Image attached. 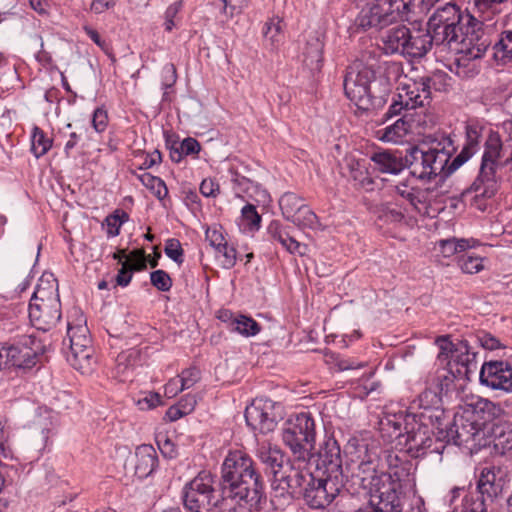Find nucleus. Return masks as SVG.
I'll return each instance as SVG.
<instances>
[{"label":"nucleus","mask_w":512,"mask_h":512,"mask_svg":"<svg viewBox=\"0 0 512 512\" xmlns=\"http://www.w3.org/2000/svg\"><path fill=\"white\" fill-rule=\"evenodd\" d=\"M343 86L347 98L362 111L381 108L391 92V85L375 81V71L362 61L348 67Z\"/></svg>","instance_id":"nucleus-1"},{"label":"nucleus","mask_w":512,"mask_h":512,"mask_svg":"<svg viewBox=\"0 0 512 512\" xmlns=\"http://www.w3.org/2000/svg\"><path fill=\"white\" fill-rule=\"evenodd\" d=\"M261 489L252 459L242 451L230 452L222 465V492L225 497L259 501Z\"/></svg>","instance_id":"nucleus-2"},{"label":"nucleus","mask_w":512,"mask_h":512,"mask_svg":"<svg viewBox=\"0 0 512 512\" xmlns=\"http://www.w3.org/2000/svg\"><path fill=\"white\" fill-rule=\"evenodd\" d=\"M452 141L448 137L433 139L429 144L422 143L410 148L405 155V164L413 177L431 180L439 175L448 176V163Z\"/></svg>","instance_id":"nucleus-3"},{"label":"nucleus","mask_w":512,"mask_h":512,"mask_svg":"<svg viewBox=\"0 0 512 512\" xmlns=\"http://www.w3.org/2000/svg\"><path fill=\"white\" fill-rule=\"evenodd\" d=\"M29 318L38 330L48 331L61 319V303L58 281L51 273H45L30 299Z\"/></svg>","instance_id":"nucleus-4"},{"label":"nucleus","mask_w":512,"mask_h":512,"mask_svg":"<svg viewBox=\"0 0 512 512\" xmlns=\"http://www.w3.org/2000/svg\"><path fill=\"white\" fill-rule=\"evenodd\" d=\"M484 147L480 172L471 186V189L475 192L472 205L481 211L486 209V205L482 200L492 198L498 191L495 174L502 152L500 136L497 133L491 132L485 141Z\"/></svg>","instance_id":"nucleus-5"},{"label":"nucleus","mask_w":512,"mask_h":512,"mask_svg":"<svg viewBox=\"0 0 512 512\" xmlns=\"http://www.w3.org/2000/svg\"><path fill=\"white\" fill-rule=\"evenodd\" d=\"M413 0H366L357 23L364 30L384 29L389 25L408 20Z\"/></svg>","instance_id":"nucleus-6"},{"label":"nucleus","mask_w":512,"mask_h":512,"mask_svg":"<svg viewBox=\"0 0 512 512\" xmlns=\"http://www.w3.org/2000/svg\"><path fill=\"white\" fill-rule=\"evenodd\" d=\"M315 436V423L309 413H300L291 417L286 421L282 431L283 442L301 461L312 457Z\"/></svg>","instance_id":"nucleus-7"},{"label":"nucleus","mask_w":512,"mask_h":512,"mask_svg":"<svg viewBox=\"0 0 512 512\" xmlns=\"http://www.w3.org/2000/svg\"><path fill=\"white\" fill-rule=\"evenodd\" d=\"M398 445L414 458L422 457L428 452L441 454L445 444L433 438L430 428L417 421L415 416L407 415L405 418V432L398 436Z\"/></svg>","instance_id":"nucleus-8"},{"label":"nucleus","mask_w":512,"mask_h":512,"mask_svg":"<svg viewBox=\"0 0 512 512\" xmlns=\"http://www.w3.org/2000/svg\"><path fill=\"white\" fill-rule=\"evenodd\" d=\"M436 342L440 348L438 359L447 361L448 370L453 377L470 380L478 370V363L476 353L470 351L468 343L460 341L453 344L444 337L438 338Z\"/></svg>","instance_id":"nucleus-9"},{"label":"nucleus","mask_w":512,"mask_h":512,"mask_svg":"<svg viewBox=\"0 0 512 512\" xmlns=\"http://www.w3.org/2000/svg\"><path fill=\"white\" fill-rule=\"evenodd\" d=\"M466 15L451 3L437 8L428 21V29L432 33L436 45L448 44L460 37L465 28Z\"/></svg>","instance_id":"nucleus-10"},{"label":"nucleus","mask_w":512,"mask_h":512,"mask_svg":"<svg viewBox=\"0 0 512 512\" xmlns=\"http://www.w3.org/2000/svg\"><path fill=\"white\" fill-rule=\"evenodd\" d=\"M345 477L322 475L315 478L311 473V481H307L302 496L312 509H324L337 497H343Z\"/></svg>","instance_id":"nucleus-11"},{"label":"nucleus","mask_w":512,"mask_h":512,"mask_svg":"<svg viewBox=\"0 0 512 512\" xmlns=\"http://www.w3.org/2000/svg\"><path fill=\"white\" fill-rule=\"evenodd\" d=\"M377 461V452L369 449L366 443H359L354 453H351L348 464L352 477L357 478L360 485L369 490L370 496L381 484V474H377Z\"/></svg>","instance_id":"nucleus-12"},{"label":"nucleus","mask_w":512,"mask_h":512,"mask_svg":"<svg viewBox=\"0 0 512 512\" xmlns=\"http://www.w3.org/2000/svg\"><path fill=\"white\" fill-rule=\"evenodd\" d=\"M389 471L381 474V484L375 490V494L386 497V501L391 504L395 501L401 502L403 489L410 485L412 479L409 463L397 464V455L389 454L387 457Z\"/></svg>","instance_id":"nucleus-13"},{"label":"nucleus","mask_w":512,"mask_h":512,"mask_svg":"<svg viewBox=\"0 0 512 512\" xmlns=\"http://www.w3.org/2000/svg\"><path fill=\"white\" fill-rule=\"evenodd\" d=\"M453 43L459 46L457 50L463 55L462 59L466 60L481 58L490 46L489 37L484 33L482 23L470 14H466L465 28Z\"/></svg>","instance_id":"nucleus-14"},{"label":"nucleus","mask_w":512,"mask_h":512,"mask_svg":"<svg viewBox=\"0 0 512 512\" xmlns=\"http://www.w3.org/2000/svg\"><path fill=\"white\" fill-rule=\"evenodd\" d=\"M487 425L480 424L473 417H455L453 426L448 431L454 444L457 446L469 445L485 447L489 443L486 439Z\"/></svg>","instance_id":"nucleus-15"},{"label":"nucleus","mask_w":512,"mask_h":512,"mask_svg":"<svg viewBox=\"0 0 512 512\" xmlns=\"http://www.w3.org/2000/svg\"><path fill=\"white\" fill-rule=\"evenodd\" d=\"M275 403L269 399L256 398L246 407L245 419L248 426L261 433L273 431L277 424Z\"/></svg>","instance_id":"nucleus-16"},{"label":"nucleus","mask_w":512,"mask_h":512,"mask_svg":"<svg viewBox=\"0 0 512 512\" xmlns=\"http://www.w3.org/2000/svg\"><path fill=\"white\" fill-rule=\"evenodd\" d=\"M307 481H311V473L307 470L296 468L290 463L272 479V488L281 496L285 494L291 497L302 495Z\"/></svg>","instance_id":"nucleus-17"},{"label":"nucleus","mask_w":512,"mask_h":512,"mask_svg":"<svg viewBox=\"0 0 512 512\" xmlns=\"http://www.w3.org/2000/svg\"><path fill=\"white\" fill-rule=\"evenodd\" d=\"M432 78L408 79L401 84L398 98L404 100L405 108L425 107L431 101Z\"/></svg>","instance_id":"nucleus-18"},{"label":"nucleus","mask_w":512,"mask_h":512,"mask_svg":"<svg viewBox=\"0 0 512 512\" xmlns=\"http://www.w3.org/2000/svg\"><path fill=\"white\" fill-rule=\"evenodd\" d=\"M480 382L487 387L509 392L512 390V366L503 361L484 363L479 374Z\"/></svg>","instance_id":"nucleus-19"},{"label":"nucleus","mask_w":512,"mask_h":512,"mask_svg":"<svg viewBox=\"0 0 512 512\" xmlns=\"http://www.w3.org/2000/svg\"><path fill=\"white\" fill-rule=\"evenodd\" d=\"M316 467L323 475L345 477L342 470L341 451L334 438H327L316 454Z\"/></svg>","instance_id":"nucleus-20"},{"label":"nucleus","mask_w":512,"mask_h":512,"mask_svg":"<svg viewBox=\"0 0 512 512\" xmlns=\"http://www.w3.org/2000/svg\"><path fill=\"white\" fill-rule=\"evenodd\" d=\"M210 472L202 471L194 478V512H211L218 499Z\"/></svg>","instance_id":"nucleus-21"},{"label":"nucleus","mask_w":512,"mask_h":512,"mask_svg":"<svg viewBox=\"0 0 512 512\" xmlns=\"http://www.w3.org/2000/svg\"><path fill=\"white\" fill-rule=\"evenodd\" d=\"M410 29L405 25H396L386 29L380 36L381 49L387 55L402 56Z\"/></svg>","instance_id":"nucleus-22"},{"label":"nucleus","mask_w":512,"mask_h":512,"mask_svg":"<svg viewBox=\"0 0 512 512\" xmlns=\"http://www.w3.org/2000/svg\"><path fill=\"white\" fill-rule=\"evenodd\" d=\"M407 44L405 45L402 56L410 59L422 58L435 44L432 33L429 29L417 30L415 32L409 31L407 37Z\"/></svg>","instance_id":"nucleus-23"},{"label":"nucleus","mask_w":512,"mask_h":512,"mask_svg":"<svg viewBox=\"0 0 512 512\" xmlns=\"http://www.w3.org/2000/svg\"><path fill=\"white\" fill-rule=\"evenodd\" d=\"M487 446L493 445L501 454L512 449V424L508 422H497L491 427L487 426Z\"/></svg>","instance_id":"nucleus-24"},{"label":"nucleus","mask_w":512,"mask_h":512,"mask_svg":"<svg viewBox=\"0 0 512 512\" xmlns=\"http://www.w3.org/2000/svg\"><path fill=\"white\" fill-rule=\"evenodd\" d=\"M5 367L31 368L36 363L35 352L27 346L2 347Z\"/></svg>","instance_id":"nucleus-25"},{"label":"nucleus","mask_w":512,"mask_h":512,"mask_svg":"<svg viewBox=\"0 0 512 512\" xmlns=\"http://www.w3.org/2000/svg\"><path fill=\"white\" fill-rule=\"evenodd\" d=\"M134 460L135 474L139 478H146L151 475L158 464L156 450L152 445L148 444H143L136 448Z\"/></svg>","instance_id":"nucleus-26"},{"label":"nucleus","mask_w":512,"mask_h":512,"mask_svg":"<svg viewBox=\"0 0 512 512\" xmlns=\"http://www.w3.org/2000/svg\"><path fill=\"white\" fill-rule=\"evenodd\" d=\"M466 138L465 146L449 165L448 173H453L479 150L481 131L477 127H467Z\"/></svg>","instance_id":"nucleus-27"},{"label":"nucleus","mask_w":512,"mask_h":512,"mask_svg":"<svg viewBox=\"0 0 512 512\" xmlns=\"http://www.w3.org/2000/svg\"><path fill=\"white\" fill-rule=\"evenodd\" d=\"M323 41L318 36L310 37L303 50V64L312 72H318L323 65Z\"/></svg>","instance_id":"nucleus-28"},{"label":"nucleus","mask_w":512,"mask_h":512,"mask_svg":"<svg viewBox=\"0 0 512 512\" xmlns=\"http://www.w3.org/2000/svg\"><path fill=\"white\" fill-rule=\"evenodd\" d=\"M349 175L357 186L365 190H372L374 181L369 175L368 167L364 159L348 157L346 159Z\"/></svg>","instance_id":"nucleus-29"},{"label":"nucleus","mask_w":512,"mask_h":512,"mask_svg":"<svg viewBox=\"0 0 512 512\" xmlns=\"http://www.w3.org/2000/svg\"><path fill=\"white\" fill-rule=\"evenodd\" d=\"M375 169L380 173L398 174L403 170L404 164L396 154L390 151L375 152L371 156Z\"/></svg>","instance_id":"nucleus-30"},{"label":"nucleus","mask_w":512,"mask_h":512,"mask_svg":"<svg viewBox=\"0 0 512 512\" xmlns=\"http://www.w3.org/2000/svg\"><path fill=\"white\" fill-rule=\"evenodd\" d=\"M258 456L272 474L273 479L286 467L287 462H285L284 455L277 448L262 446L259 449Z\"/></svg>","instance_id":"nucleus-31"},{"label":"nucleus","mask_w":512,"mask_h":512,"mask_svg":"<svg viewBox=\"0 0 512 512\" xmlns=\"http://www.w3.org/2000/svg\"><path fill=\"white\" fill-rule=\"evenodd\" d=\"M269 233L271 237L279 242L284 249H286L288 252L292 254H304L302 251L303 245L299 243L297 240H295L292 236L289 235V233L281 227V225L278 222H272L269 225Z\"/></svg>","instance_id":"nucleus-32"},{"label":"nucleus","mask_w":512,"mask_h":512,"mask_svg":"<svg viewBox=\"0 0 512 512\" xmlns=\"http://www.w3.org/2000/svg\"><path fill=\"white\" fill-rule=\"evenodd\" d=\"M478 490L485 499L492 500L501 491V485L496 483L494 468H484L478 480Z\"/></svg>","instance_id":"nucleus-33"},{"label":"nucleus","mask_w":512,"mask_h":512,"mask_svg":"<svg viewBox=\"0 0 512 512\" xmlns=\"http://www.w3.org/2000/svg\"><path fill=\"white\" fill-rule=\"evenodd\" d=\"M92 353L93 349L91 346L79 349L72 348L70 349V354L67 356V360L74 369L85 374L90 372L92 369Z\"/></svg>","instance_id":"nucleus-34"},{"label":"nucleus","mask_w":512,"mask_h":512,"mask_svg":"<svg viewBox=\"0 0 512 512\" xmlns=\"http://www.w3.org/2000/svg\"><path fill=\"white\" fill-rule=\"evenodd\" d=\"M52 424L53 416L51 411L40 408L34 414L30 428L34 433L40 432L42 442H46Z\"/></svg>","instance_id":"nucleus-35"},{"label":"nucleus","mask_w":512,"mask_h":512,"mask_svg":"<svg viewBox=\"0 0 512 512\" xmlns=\"http://www.w3.org/2000/svg\"><path fill=\"white\" fill-rule=\"evenodd\" d=\"M67 336L70 349L91 346L89 330L85 324L71 325L68 323Z\"/></svg>","instance_id":"nucleus-36"},{"label":"nucleus","mask_w":512,"mask_h":512,"mask_svg":"<svg viewBox=\"0 0 512 512\" xmlns=\"http://www.w3.org/2000/svg\"><path fill=\"white\" fill-rule=\"evenodd\" d=\"M410 130V123L400 118L394 124L384 128L380 139L385 142L399 143L406 137Z\"/></svg>","instance_id":"nucleus-37"},{"label":"nucleus","mask_w":512,"mask_h":512,"mask_svg":"<svg viewBox=\"0 0 512 512\" xmlns=\"http://www.w3.org/2000/svg\"><path fill=\"white\" fill-rule=\"evenodd\" d=\"M305 202L302 197L293 193L286 192L279 199V206L283 216L290 221L292 217L304 206Z\"/></svg>","instance_id":"nucleus-38"},{"label":"nucleus","mask_w":512,"mask_h":512,"mask_svg":"<svg viewBox=\"0 0 512 512\" xmlns=\"http://www.w3.org/2000/svg\"><path fill=\"white\" fill-rule=\"evenodd\" d=\"M290 221L301 228L324 230L318 216L307 204H304V206L296 213V216L292 217Z\"/></svg>","instance_id":"nucleus-39"},{"label":"nucleus","mask_w":512,"mask_h":512,"mask_svg":"<svg viewBox=\"0 0 512 512\" xmlns=\"http://www.w3.org/2000/svg\"><path fill=\"white\" fill-rule=\"evenodd\" d=\"M457 264L463 273L475 274L484 269V258L473 252L464 251L458 256Z\"/></svg>","instance_id":"nucleus-40"},{"label":"nucleus","mask_w":512,"mask_h":512,"mask_svg":"<svg viewBox=\"0 0 512 512\" xmlns=\"http://www.w3.org/2000/svg\"><path fill=\"white\" fill-rule=\"evenodd\" d=\"M283 29H284V22L279 17H273V18L269 19V21L266 22L265 29L263 32L264 37H265L266 41H268L273 48L279 46V44L283 41V39H284Z\"/></svg>","instance_id":"nucleus-41"},{"label":"nucleus","mask_w":512,"mask_h":512,"mask_svg":"<svg viewBox=\"0 0 512 512\" xmlns=\"http://www.w3.org/2000/svg\"><path fill=\"white\" fill-rule=\"evenodd\" d=\"M231 329L245 337H250L260 332V325L251 317L238 315L232 319Z\"/></svg>","instance_id":"nucleus-42"},{"label":"nucleus","mask_w":512,"mask_h":512,"mask_svg":"<svg viewBox=\"0 0 512 512\" xmlns=\"http://www.w3.org/2000/svg\"><path fill=\"white\" fill-rule=\"evenodd\" d=\"M167 146L170 149V157L174 162H180L184 156L192 153V138L187 137L182 141L168 137Z\"/></svg>","instance_id":"nucleus-43"},{"label":"nucleus","mask_w":512,"mask_h":512,"mask_svg":"<svg viewBox=\"0 0 512 512\" xmlns=\"http://www.w3.org/2000/svg\"><path fill=\"white\" fill-rule=\"evenodd\" d=\"M439 193L436 187H416V211L426 213L433 202L437 200Z\"/></svg>","instance_id":"nucleus-44"},{"label":"nucleus","mask_w":512,"mask_h":512,"mask_svg":"<svg viewBox=\"0 0 512 512\" xmlns=\"http://www.w3.org/2000/svg\"><path fill=\"white\" fill-rule=\"evenodd\" d=\"M192 376V372L187 369L182 372L181 375L172 378L165 385V396L168 398L175 397L180 391L190 388V377Z\"/></svg>","instance_id":"nucleus-45"},{"label":"nucleus","mask_w":512,"mask_h":512,"mask_svg":"<svg viewBox=\"0 0 512 512\" xmlns=\"http://www.w3.org/2000/svg\"><path fill=\"white\" fill-rule=\"evenodd\" d=\"M52 146V140L44 134V132L38 127L34 128V132L31 140V151L36 158H39L46 154Z\"/></svg>","instance_id":"nucleus-46"},{"label":"nucleus","mask_w":512,"mask_h":512,"mask_svg":"<svg viewBox=\"0 0 512 512\" xmlns=\"http://www.w3.org/2000/svg\"><path fill=\"white\" fill-rule=\"evenodd\" d=\"M469 247V242L465 239H446L439 242L440 252L444 257H451L455 254L464 253Z\"/></svg>","instance_id":"nucleus-47"},{"label":"nucleus","mask_w":512,"mask_h":512,"mask_svg":"<svg viewBox=\"0 0 512 512\" xmlns=\"http://www.w3.org/2000/svg\"><path fill=\"white\" fill-rule=\"evenodd\" d=\"M139 180L147 187L157 198L161 199L166 196L167 188L164 182L148 172H143L139 175Z\"/></svg>","instance_id":"nucleus-48"},{"label":"nucleus","mask_w":512,"mask_h":512,"mask_svg":"<svg viewBox=\"0 0 512 512\" xmlns=\"http://www.w3.org/2000/svg\"><path fill=\"white\" fill-rule=\"evenodd\" d=\"M233 189L237 194L239 193H246L249 196H252L253 193L259 194L264 193V191L260 190V186L258 183L239 175L238 173H234L233 178Z\"/></svg>","instance_id":"nucleus-49"},{"label":"nucleus","mask_w":512,"mask_h":512,"mask_svg":"<svg viewBox=\"0 0 512 512\" xmlns=\"http://www.w3.org/2000/svg\"><path fill=\"white\" fill-rule=\"evenodd\" d=\"M39 246H33L29 251L26 249L19 250L15 255V262L25 266V273L36 263L39 257Z\"/></svg>","instance_id":"nucleus-50"},{"label":"nucleus","mask_w":512,"mask_h":512,"mask_svg":"<svg viewBox=\"0 0 512 512\" xmlns=\"http://www.w3.org/2000/svg\"><path fill=\"white\" fill-rule=\"evenodd\" d=\"M325 363L337 371H345L350 369H358L364 366L363 363H355L354 361L340 359L333 353L325 354Z\"/></svg>","instance_id":"nucleus-51"},{"label":"nucleus","mask_w":512,"mask_h":512,"mask_svg":"<svg viewBox=\"0 0 512 512\" xmlns=\"http://www.w3.org/2000/svg\"><path fill=\"white\" fill-rule=\"evenodd\" d=\"M374 213L377 215L379 219H382L385 222L390 223L401 222L402 219L404 218L403 214L400 211L391 208L387 204H380L376 206L374 209Z\"/></svg>","instance_id":"nucleus-52"},{"label":"nucleus","mask_w":512,"mask_h":512,"mask_svg":"<svg viewBox=\"0 0 512 512\" xmlns=\"http://www.w3.org/2000/svg\"><path fill=\"white\" fill-rule=\"evenodd\" d=\"M371 504L375 508V512H402L401 502L395 501L390 503L386 501V497L373 493L371 496Z\"/></svg>","instance_id":"nucleus-53"},{"label":"nucleus","mask_w":512,"mask_h":512,"mask_svg":"<svg viewBox=\"0 0 512 512\" xmlns=\"http://www.w3.org/2000/svg\"><path fill=\"white\" fill-rule=\"evenodd\" d=\"M216 256L221 259V264L226 269H230L236 264V250L233 246H229L227 241L216 250Z\"/></svg>","instance_id":"nucleus-54"},{"label":"nucleus","mask_w":512,"mask_h":512,"mask_svg":"<svg viewBox=\"0 0 512 512\" xmlns=\"http://www.w3.org/2000/svg\"><path fill=\"white\" fill-rule=\"evenodd\" d=\"M241 217L252 229H258L261 222V216L258 214L256 207L247 204L241 209Z\"/></svg>","instance_id":"nucleus-55"},{"label":"nucleus","mask_w":512,"mask_h":512,"mask_svg":"<svg viewBox=\"0 0 512 512\" xmlns=\"http://www.w3.org/2000/svg\"><path fill=\"white\" fill-rule=\"evenodd\" d=\"M151 283L160 291H168L172 286V280L164 270H156L150 275Z\"/></svg>","instance_id":"nucleus-56"},{"label":"nucleus","mask_w":512,"mask_h":512,"mask_svg":"<svg viewBox=\"0 0 512 512\" xmlns=\"http://www.w3.org/2000/svg\"><path fill=\"white\" fill-rule=\"evenodd\" d=\"M156 442L162 455L166 458H174L177 455L175 444L165 435L158 434L156 436Z\"/></svg>","instance_id":"nucleus-57"},{"label":"nucleus","mask_w":512,"mask_h":512,"mask_svg":"<svg viewBox=\"0 0 512 512\" xmlns=\"http://www.w3.org/2000/svg\"><path fill=\"white\" fill-rule=\"evenodd\" d=\"M221 227H207L205 230V239L209 242L210 246L215 249L221 248L226 242Z\"/></svg>","instance_id":"nucleus-58"},{"label":"nucleus","mask_w":512,"mask_h":512,"mask_svg":"<svg viewBox=\"0 0 512 512\" xmlns=\"http://www.w3.org/2000/svg\"><path fill=\"white\" fill-rule=\"evenodd\" d=\"M166 255L174 260L176 263L181 264L183 262V249L177 239H169L165 245Z\"/></svg>","instance_id":"nucleus-59"},{"label":"nucleus","mask_w":512,"mask_h":512,"mask_svg":"<svg viewBox=\"0 0 512 512\" xmlns=\"http://www.w3.org/2000/svg\"><path fill=\"white\" fill-rule=\"evenodd\" d=\"M192 412V405L183 403L180 401L177 405L171 406L165 414V417L169 421H176L185 415H189Z\"/></svg>","instance_id":"nucleus-60"},{"label":"nucleus","mask_w":512,"mask_h":512,"mask_svg":"<svg viewBox=\"0 0 512 512\" xmlns=\"http://www.w3.org/2000/svg\"><path fill=\"white\" fill-rule=\"evenodd\" d=\"M162 404L160 394L155 392H149L137 401V405L140 410H150Z\"/></svg>","instance_id":"nucleus-61"},{"label":"nucleus","mask_w":512,"mask_h":512,"mask_svg":"<svg viewBox=\"0 0 512 512\" xmlns=\"http://www.w3.org/2000/svg\"><path fill=\"white\" fill-rule=\"evenodd\" d=\"M132 271H135L134 267L131 266L129 260L122 262V266L116 276V284L122 287L127 286L132 279Z\"/></svg>","instance_id":"nucleus-62"},{"label":"nucleus","mask_w":512,"mask_h":512,"mask_svg":"<svg viewBox=\"0 0 512 512\" xmlns=\"http://www.w3.org/2000/svg\"><path fill=\"white\" fill-rule=\"evenodd\" d=\"M258 501H254L257 503ZM253 501L250 498L240 499V502L234 505L225 504V507L220 512H257L256 508H253Z\"/></svg>","instance_id":"nucleus-63"},{"label":"nucleus","mask_w":512,"mask_h":512,"mask_svg":"<svg viewBox=\"0 0 512 512\" xmlns=\"http://www.w3.org/2000/svg\"><path fill=\"white\" fill-rule=\"evenodd\" d=\"M498 47L502 50L503 57L512 58V31L502 33L501 39L496 44V48Z\"/></svg>","instance_id":"nucleus-64"}]
</instances>
